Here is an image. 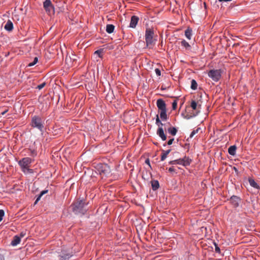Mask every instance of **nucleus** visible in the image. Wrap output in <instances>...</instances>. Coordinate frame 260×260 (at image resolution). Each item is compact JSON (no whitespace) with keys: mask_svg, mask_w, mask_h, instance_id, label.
<instances>
[{"mask_svg":"<svg viewBox=\"0 0 260 260\" xmlns=\"http://www.w3.org/2000/svg\"><path fill=\"white\" fill-rule=\"evenodd\" d=\"M43 7L48 14L54 13V9L50 0H45L43 3Z\"/></svg>","mask_w":260,"mask_h":260,"instance_id":"0eeeda50","label":"nucleus"},{"mask_svg":"<svg viewBox=\"0 0 260 260\" xmlns=\"http://www.w3.org/2000/svg\"><path fill=\"white\" fill-rule=\"evenodd\" d=\"M87 205L83 200H77L72 205V210L76 214L84 215L87 211Z\"/></svg>","mask_w":260,"mask_h":260,"instance_id":"f257e3e1","label":"nucleus"},{"mask_svg":"<svg viewBox=\"0 0 260 260\" xmlns=\"http://www.w3.org/2000/svg\"><path fill=\"white\" fill-rule=\"evenodd\" d=\"M94 53L98 54L100 57H102V50H96V51H95Z\"/></svg>","mask_w":260,"mask_h":260,"instance_id":"c9c22d12","label":"nucleus"},{"mask_svg":"<svg viewBox=\"0 0 260 260\" xmlns=\"http://www.w3.org/2000/svg\"><path fill=\"white\" fill-rule=\"evenodd\" d=\"M5 29L9 31L12 30L13 29V24L12 21L9 20L5 25Z\"/></svg>","mask_w":260,"mask_h":260,"instance_id":"4468645a","label":"nucleus"},{"mask_svg":"<svg viewBox=\"0 0 260 260\" xmlns=\"http://www.w3.org/2000/svg\"><path fill=\"white\" fill-rule=\"evenodd\" d=\"M20 242V237L17 235L13 237V240L11 241V245L12 246H16Z\"/></svg>","mask_w":260,"mask_h":260,"instance_id":"ddd939ff","label":"nucleus"},{"mask_svg":"<svg viewBox=\"0 0 260 260\" xmlns=\"http://www.w3.org/2000/svg\"><path fill=\"white\" fill-rule=\"evenodd\" d=\"M171 150H168L167 151H165L164 150H162V153L161 155V160L164 161L167 157L168 154L170 152Z\"/></svg>","mask_w":260,"mask_h":260,"instance_id":"6ab92c4d","label":"nucleus"},{"mask_svg":"<svg viewBox=\"0 0 260 260\" xmlns=\"http://www.w3.org/2000/svg\"><path fill=\"white\" fill-rule=\"evenodd\" d=\"M139 20V18L138 16H133L131 19L129 27L132 28H135Z\"/></svg>","mask_w":260,"mask_h":260,"instance_id":"1a4fd4ad","label":"nucleus"},{"mask_svg":"<svg viewBox=\"0 0 260 260\" xmlns=\"http://www.w3.org/2000/svg\"><path fill=\"white\" fill-rule=\"evenodd\" d=\"M168 131L172 136H175L177 133V129L175 127H170L168 129Z\"/></svg>","mask_w":260,"mask_h":260,"instance_id":"aec40b11","label":"nucleus"},{"mask_svg":"<svg viewBox=\"0 0 260 260\" xmlns=\"http://www.w3.org/2000/svg\"><path fill=\"white\" fill-rule=\"evenodd\" d=\"M177 101L175 100L172 103V109L175 110L177 108Z\"/></svg>","mask_w":260,"mask_h":260,"instance_id":"72a5a7b5","label":"nucleus"},{"mask_svg":"<svg viewBox=\"0 0 260 260\" xmlns=\"http://www.w3.org/2000/svg\"><path fill=\"white\" fill-rule=\"evenodd\" d=\"M169 164L170 165H175V164L181 165V161H180V158L176 159V160H171L169 162Z\"/></svg>","mask_w":260,"mask_h":260,"instance_id":"cd10ccee","label":"nucleus"},{"mask_svg":"<svg viewBox=\"0 0 260 260\" xmlns=\"http://www.w3.org/2000/svg\"><path fill=\"white\" fill-rule=\"evenodd\" d=\"M6 112V111L3 112L2 114L4 115V114H5Z\"/></svg>","mask_w":260,"mask_h":260,"instance_id":"de8ad7c7","label":"nucleus"},{"mask_svg":"<svg viewBox=\"0 0 260 260\" xmlns=\"http://www.w3.org/2000/svg\"><path fill=\"white\" fill-rule=\"evenodd\" d=\"M38 57H35L34 58L33 62L29 63L28 64V67H32L33 66L35 65L37 63V62H38Z\"/></svg>","mask_w":260,"mask_h":260,"instance_id":"c756f323","label":"nucleus"},{"mask_svg":"<svg viewBox=\"0 0 260 260\" xmlns=\"http://www.w3.org/2000/svg\"><path fill=\"white\" fill-rule=\"evenodd\" d=\"M249 183L251 186L255 188L258 189L259 188L258 185L255 182V181L253 179H249Z\"/></svg>","mask_w":260,"mask_h":260,"instance_id":"412c9836","label":"nucleus"},{"mask_svg":"<svg viewBox=\"0 0 260 260\" xmlns=\"http://www.w3.org/2000/svg\"><path fill=\"white\" fill-rule=\"evenodd\" d=\"M190 107L194 110H196L198 109L197 103L195 101H192L190 104Z\"/></svg>","mask_w":260,"mask_h":260,"instance_id":"bb28decb","label":"nucleus"},{"mask_svg":"<svg viewBox=\"0 0 260 260\" xmlns=\"http://www.w3.org/2000/svg\"><path fill=\"white\" fill-rule=\"evenodd\" d=\"M198 84L196 81L194 79H192L191 81V88L193 90H196L197 89Z\"/></svg>","mask_w":260,"mask_h":260,"instance_id":"a878e982","label":"nucleus"},{"mask_svg":"<svg viewBox=\"0 0 260 260\" xmlns=\"http://www.w3.org/2000/svg\"><path fill=\"white\" fill-rule=\"evenodd\" d=\"M181 161V165L183 166H189L191 162V159H190L188 157L185 156L183 158H180Z\"/></svg>","mask_w":260,"mask_h":260,"instance_id":"9d476101","label":"nucleus"},{"mask_svg":"<svg viewBox=\"0 0 260 260\" xmlns=\"http://www.w3.org/2000/svg\"><path fill=\"white\" fill-rule=\"evenodd\" d=\"M230 201L235 207H237L239 205L240 199L237 196H233L231 198Z\"/></svg>","mask_w":260,"mask_h":260,"instance_id":"f8f14e48","label":"nucleus"},{"mask_svg":"<svg viewBox=\"0 0 260 260\" xmlns=\"http://www.w3.org/2000/svg\"><path fill=\"white\" fill-rule=\"evenodd\" d=\"M77 57L75 55H73V57L71 58L72 59H73L74 61H75L77 60Z\"/></svg>","mask_w":260,"mask_h":260,"instance_id":"a19ab883","label":"nucleus"},{"mask_svg":"<svg viewBox=\"0 0 260 260\" xmlns=\"http://www.w3.org/2000/svg\"><path fill=\"white\" fill-rule=\"evenodd\" d=\"M199 112H200L199 111H197L196 114H193V116H196L199 113Z\"/></svg>","mask_w":260,"mask_h":260,"instance_id":"49530a36","label":"nucleus"},{"mask_svg":"<svg viewBox=\"0 0 260 260\" xmlns=\"http://www.w3.org/2000/svg\"><path fill=\"white\" fill-rule=\"evenodd\" d=\"M114 28L115 26L113 24H107L106 26V31L108 34H111L114 31Z\"/></svg>","mask_w":260,"mask_h":260,"instance_id":"a211bd4d","label":"nucleus"},{"mask_svg":"<svg viewBox=\"0 0 260 260\" xmlns=\"http://www.w3.org/2000/svg\"><path fill=\"white\" fill-rule=\"evenodd\" d=\"M154 31L151 28H147L145 31V41L146 45L151 48L154 44L155 40L153 39Z\"/></svg>","mask_w":260,"mask_h":260,"instance_id":"7ed1b4c3","label":"nucleus"},{"mask_svg":"<svg viewBox=\"0 0 260 260\" xmlns=\"http://www.w3.org/2000/svg\"><path fill=\"white\" fill-rule=\"evenodd\" d=\"M151 186L153 190H157L159 187V184L158 181L153 180L151 181Z\"/></svg>","mask_w":260,"mask_h":260,"instance_id":"f3484780","label":"nucleus"},{"mask_svg":"<svg viewBox=\"0 0 260 260\" xmlns=\"http://www.w3.org/2000/svg\"><path fill=\"white\" fill-rule=\"evenodd\" d=\"M157 107L160 111L167 110L166 104L164 100L159 99L156 102Z\"/></svg>","mask_w":260,"mask_h":260,"instance_id":"6e6552de","label":"nucleus"},{"mask_svg":"<svg viewBox=\"0 0 260 260\" xmlns=\"http://www.w3.org/2000/svg\"><path fill=\"white\" fill-rule=\"evenodd\" d=\"M199 131V128H197V129L196 130H193L190 134V138H192L195 134H196L197 133H198Z\"/></svg>","mask_w":260,"mask_h":260,"instance_id":"7c9ffc66","label":"nucleus"},{"mask_svg":"<svg viewBox=\"0 0 260 260\" xmlns=\"http://www.w3.org/2000/svg\"><path fill=\"white\" fill-rule=\"evenodd\" d=\"M31 155L33 156H36L37 152L35 150H32L31 152Z\"/></svg>","mask_w":260,"mask_h":260,"instance_id":"ea45409f","label":"nucleus"},{"mask_svg":"<svg viewBox=\"0 0 260 260\" xmlns=\"http://www.w3.org/2000/svg\"><path fill=\"white\" fill-rule=\"evenodd\" d=\"M237 147L235 145L231 146L228 149V152L231 155H235L236 154Z\"/></svg>","mask_w":260,"mask_h":260,"instance_id":"2eb2a0df","label":"nucleus"},{"mask_svg":"<svg viewBox=\"0 0 260 260\" xmlns=\"http://www.w3.org/2000/svg\"><path fill=\"white\" fill-rule=\"evenodd\" d=\"M48 191V190H44L41 191V193H40V194L39 195V196L38 197V198H37L36 201L35 202V204H37V203L40 200V199L42 197V196L44 195V194L47 193Z\"/></svg>","mask_w":260,"mask_h":260,"instance_id":"b1692460","label":"nucleus"},{"mask_svg":"<svg viewBox=\"0 0 260 260\" xmlns=\"http://www.w3.org/2000/svg\"><path fill=\"white\" fill-rule=\"evenodd\" d=\"M95 169L102 177H107L111 173L110 167L106 164L96 165Z\"/></svg>","mask_w":260,"mask_h":260,"instance_id":"f03ea898","label":"nucleus"},{"mask_svg":"<svg viewBox=\"0 0 260 260\" xmlns=\"http://www.w3.org/2000/svg\"><path fill=\"white\" fill-rule=\"evenodd\" d=\"M5 215V212L3 210H0V222L2 220Z\"/></svg>","mask_w":260,"mask_h":260,"instance_id":"2f4dec72","label":"nucleus"},{"mask_svg":"<svg viewBox=\"0 0 260 260\" xmlns=\"http://www.w3.org/2000/svg\"><path fill=\"white\" fill-rule=\"evenodd\" d=\"M30 125L34 128L38 129L41 132H42L44 128L42 119L39 116L35 115L32 117Z\"/></svg>","mask_w":260,"mask_h":260,"instance_id":"20e7f679","label":"nucleus"},{"mask_svg":"<svg viewBox=\"0 0 260 260\" xmlns=\"http://www.w3.org/2000/svg\"><path fill=\"white\" fill-rule=\"evenodd\" d=\"M32 161V159L29 157H24L18 161V164L20 166L22 171L25 172L26 171H30L31 170L29 169L30 165Z\"/></svg>","mask_w":260,"mask_h":260,"instance_id":"39448f33","label":"nucleus"},{"mask_svg":"<svg viewBox=\"0 0 260 260\" xmlns=\"http://www.w3.org/2000/svg\"><path fill=\"white\" fill-rule=\"evenodd\" d=\"M208 76L214 81L218 82L221 77V71L220 70H210L208 72Z\"/></svg>","mask_w":260,"mask_h":260,"instance_id":"423d86ee","label":"nucleus"},{"mask_svg":"<svg viewBox=\"0 0 260 260\" xmlns=\"http://www.w3.org/2000/svg\"><path fill=\"white\" fill-rule=\"evenodd\" d=\"M169 171L170 172H175V170L173 167H171L169 169Z\"/></svg>","mask_w":260,"mask_h":260,"instance_id":"58836bf2","label":"nucleus"},{"mask_svg":"<svg viewBox=\"0 0 260 260\" xmlns=\"http://www.w3.org/2000/svg\"><path fill=\"white\" fill-rule=\"evenodd\" d=\"M192 30L191 29L188 28L185 31V36L189 40L191 39L192 36Z\"/></svg>","mask_w":260,"mask_h":260,"instance_id":"5701e85b","label":"nucleus"},{"mask_svg":"<svg viewBox=\"0 0 260 260\" xmlns=\"http://www.w3.org/2000/svg\"><path fill=\"white\" fill-rule=\"evenodd\" d=\"M72 256V255L69 253L65 254L60 256V260H70Z\"/></svg>","mask_w":260,"mask_h":260,"instance_id":"393cba45","label":"nucleus"},{"mask_svg":"<svg viewBox=\"0 0 260 260\" xmlns=\"http://www.w3.org/2000/svg\"><path fill=\"white\" fill-rule=\"evenodd\" d=\"M0 260H5V257L2 254H0Z\"/></svg>","mask_w":260,"mask_h":260,"instance_id":"37998d69","label":"nucleus"},{"mask_svg":"<svg viewBox=\"0 0 260 260\" xmlns=\"http://www.w3.org/2000/svg\"><path fill=\"white\" fill-rule=\"evenodd\" d=\"M46 85V83L45 82H43L42 83V84L38 85V86L37 87V88L39 89V90H41Z\"/></svg>","mask_w":260,"mask_h":260,"instance_id":"473e14b6","label":"nucleus"},{"mask_svg":"<svg viewBox=\"0 0 260 260\" xmlns=\"http://www.w3.org/2000/svg\"><path fill=\"white\" fill-rule=\"evenodd\" d=\"M25 235V233H24V232H22L20 233V237H23Z\"/></svg>","mask_w":260,"mask_h":260,"instance_id":"c03bdc74","label":"nucleus"},{"mask_svg":"<svg viewBox=\"0 0 260 260\" xmlns=\"http://www.w3.org/2000/svg\"><path fill=\"white\" fill-rule=\"evenodd\" d=\"M156 124L159 126V127H162L163 125V123H161L160 120H159V117L158 115H156Z\"/></svg>","mask_w":260,"mask_h":260,"instance_id":"c85d7f7f","label":"nucleus"},{"mask_svg":"<svg viewBox=\"0 0 260 260\" xmlns=\"http://www.w3.org/2000/svg\"><path fill=\"white\" fill-rule=\"evenodd\" d=\"M174 138H172L170 140H169L168 141V143H167L168 145H171V144H172L173 142L174 141Z\"/></svg>","mask_w":260,"mask_h":260,"instance_id":"4c0bfd02","label":"nucleus"},{"mask_svg":"<svg viewBox=\"0 0 260 260\" xmlns=\"http://www.w3.org/2000/svg\"><path fill=\"white\" fill-rule=\"evenodd\" d=\"M145 163L147 164V165H148L149 166H150V161H149V159H146Z\"/></svg>","mask_w":260,"mask_h":260,"instance_id":"79ce46f5","label":"nucleus"},{"mask_svg":"<svg viewBox=\"0 0 260 260\" xmlns=\"http://www.w3.org/2000/svg\"><path fill=\"white\" fill-rule=\"evenodd\" d=\"M215 248V251L217 253H220V249L219 247L217 246V245L215 243H214Z\"/></svg>","mask_w":260,"mask_h":260,"instance_id":"f704fd0d","label":"nucleus"},{"mask_svg":"<svg viewBox=\"0 0 260 260\" xmlns=\"http://www.w3.org/2000/svg\"><path fill=\"white\" fill-rule=\"evenodd\" d=\"M155 72L156 74L157 75V76H159L161 75V72L159 69H155Z\"/></svg>","mask_w":260,"mask_h":260,"instance_id":"e433bc0d","label":"nucleus"},{"mask_svg":"<svg viewBox=\"0 0 260 260\" xmlns=\"http://www.w3.org/2000/svg\"><path fill=\"white\" fill-rule=\"evenodd\" d=\"M181 44L182 46H183L186 49L189 50L191 48L190 45L185 40H183L181 42Z\"/></svg>","mask_w":260,"mask_h":260,"instance_id":"4be33fe9","label":"nucleus"},{"mask_svg":"<svg viewBox=\"0 0 260 260\" xmlns=\"http://www.w3.org/2000/svg\"><path fill=\"white\" fill-rule=\"evenodd\" d=\"M157 134L161 138L162 141H165L167 139V136L165 134L162 127H159L157 131Z\"/></svg>","mask_w":260,"mask_h":260,"instance_id":"9b49d317","label":"nucleus"},{"mask_svg":"<svg viewBox=\"0 0 260 260\" xmlns=\"http://www.w3.org/2000/svg\"><path fill=\"white\" fill-rule=\"evenodd\" d=\"M219 2H229V1H231L232 0H218Z\"/></svg>","mask_w":260,"mask_h":260,"instance_id":"a18cd8bd","label":"nucleus"},{"mask_svg":"<svg viewBox=\"0 0 260 260\" xmlns=\"http://www.w3.org/2000/svg\"><path fill=\"white\" fill-rule=\"evenodd\" d=\"M160 118L163 121H166L168 119V116L167 114V110H162L160 112Z\"/></svg>","mask_w":260,"mask_h":260,"instance_id":"dca6fc26","label":"nucleus"}]
</instances>
